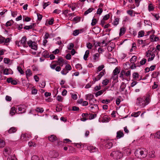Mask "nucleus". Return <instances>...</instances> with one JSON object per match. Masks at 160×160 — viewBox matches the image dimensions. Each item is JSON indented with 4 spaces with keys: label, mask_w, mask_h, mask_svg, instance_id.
Instances as JSON below:
<instances>
[{
    "label": "nucleus",
    "mask_w": 160,
    "mask_h": 160,
    "mask_svg": "<svg viewBox=\"0 0 160 160\" xmlns=\"http://www.w3.org/2000/svg\"><path fill=\"white\" fill-rule=\"evenodd\" d=\"M36 110L37 112H40V113L44 111V110L43 109V108H38V107L37 108H36Z\"/></svg>",
    "instance_id": "nucleus-42"
},
{
    "label": "nucleus",
    "mask_w": 160,
    "mask_h": 160,
    "mask_svg": "<svg viewBox=\"0 0 160 160\" xmlns=\"http://www.w3.org/2000/svg\"><path fill=\"white\" fill-rule=\"evenodd\" d=\"M119 72V71L118 68H116L113 71V73L115 75H117Z\"/></svg>",
    "instance_id": "nucleus-46"
},
{
    "label": "nucleus",
    "mask_w": 160,
    "mask_h": 160,
    "mask_svg": "<svg viewBox=\"0 0 160 160\" xmlns=\"http://www.w3.org/2000/svg\"><path fill=\"white\" fill-rule=\"evenodd\" d=\"M86 97L87 100H89L90 101H91V100L93 98L94 96L92 94H88L87 95Z\"/></svg>",
    "instance_id": "nucleus-32"
},
{
    "label": "nucleus",
    "mask_w": 160,
    "mask_h": 160,
    "mask_svg": "<svg viewBox=\"0 0 160 160\" xmlns=\"http://www.w3.org/2000/svg\"><path fill=\"white\" fill-rule=\"evenodd\" d=\"M109 82V80L108 79H106L103 81L102 83L104 85H107Z\"/></svg>",
    "instance_id": "nucleus-55"
},
{
    "label": "nucleus",
    "mask_w": 160,
    "mask_h": 160,
    "mask_svg": "<svg viewBox=\"0 0 160 160\" xmlns=\"http://www.w3.org/2000/svg\"><path fill=\"white\" fill-rule=\"evenodd\" d=\"M102 11H103L102 9L101 8H99L98 9L97 12V13L98 14L101 15V13H102Z\"/></svg>",
    "instance_id": "nucleus-49"
},
{
    "label": "nucleus",
    "mask_w": 160,
    "mask_h": 160,
    "mask_svg": "<svg viewBox=\"0 0 160 160\" xmlns=\"http://www.w3.org/2000/svg\"><path fill=\"white\" fill-rule=\"evenodd\" d=\"M126 84L124 82H122V83L120 88V91L122 92L124 91L126 88Z\"/></svg>",
    "instance_id": "nucleus-19"
},
{
    "label": "nucleus",
    "mask_w": 160,
    "mask_h": 160,
    "mask_svg": "<svg viewBox=\"0 0 160 160\" xmlns=\"http://www.w3.org/2000/svg\"><path fill=\"white\" fill-rule=\"evenodd\" d=\"M35 24V23H32L30 25L25 26L23 28L27 30H29L30 29H31L34 27Z\"/></svg>",
    "instance_id": "nucleus-18"
},
{
    "label": "nucleus",
    "mask_w": 160,
    "mask_h": 160,
    "mask_svg": "<svg viewBox=\"0 0 160 160\" xmlns=\"http://www.w3.org/2000/svg\"><path fill=\"white\" fill-rule=\"evenodd\" d=\"M141 112V111L133 112L131 114V116L135 117H137L140 114Z\"/></svg>",
    "instance_id": "nucleus-24"
},
{
    "label": "nucleus",
    "mask_w": 160,
    "mask_h": 160,
    "mask_svg": "<svg viewBox=\"0 0 160 160\" xmlns=\"http://www.w3.org/2000/svg\"><path fill=\"white\" fill-rule=\"evenodd\" d=\"M99 54L98 53H97L93 55V59L94 61V62L97 61L99 60Z\"/></svg>",
    "instance_id": "nucleus-14"
},
{
    "label": "nucleus",
    "mask_w": 160,
    "mask_h": 160,
    "mask_svg": "<svg viewBox=\"0 0 160 160\" xmlns=\"http://www.w3.org/2000/svg\"><path fill=\"white\" fill-rule=\"evenodd\" d=\"M105 147L106 149H110L112 146V141L109 140H107L105 141Z\"/></svg>",
    "instance_id": "nucleus-7"
},
{
    "label": "nucleus",
    "mask_w": 160,
    "mask_h": 160,
    "mask_svg": "<svg viewBox=\"0 0 160 160\" xmlns=\"http://www.w3.org/2000/svg\"><path fill=\"white\" fill-rule=\"evenodd\" d=\"M65 69L68 71L72 70V67L69 64H68L66 66Z\"/></svg>",
    "instance_id": "nucleus-50"
},
{
    "label": "nucleus",
    "mask_w": 160,
    "mask_h": 160,
    "mask_svg": "<svg viewBox=\"0 0 160 160\" xmlns=\"http://www.w3.org/2000/svg\"><path fill=\"white\" fill-rule=\"evenodd\" d=\"M119 19L116 18L115 19L113 22V25L114 26H116L119 23Z\"/></svg>",
    "instance_id": "nucleus-35"
},
{
    "label": "nucleus",
    "mask_w": 160,
    "mask_h": 160,
    "mask_svg": "<svg viewBox=\"0 0 160 160\" xmlns=\"http://www.w3.org/2000/svg\"><path fill=\"white\" fill-rule=\"evenodd\" d=\"M144 32L143 31H140L138 33V38H141L144 36Z\"/></svg>",
    "instance_id": "nucleus-28"
},
{
    "label": "nucleus",
    "mask_w": 160,
    "mask_h": 160,
    "mask_svg": "<svg viewBox=\"0 0 160 160\" xmlns=\"http://www.w3.org/2000/svg\"><path fill=\"white\" fill-rule=\"evenodd\" d=\"M155 152L154 151H152L148 153V156L150 158H154L155 157L154 154Z\"/></svg>",
    "instance_id": "nucleus-23"
},
{
    "label": "nucleus",
    "mask_w": 160,
    "mask_h": 160,
    "mask_svg": "<svg viewBox=\"0 0 160 160\" xmlns=\"http://www.w3.org/2000/svg\"><path fill=\"white\" fill-rule=\"evenodd\" d=\"M110 156L113 157L116 159H119L122 157V153L119 151H113L111 153Z\"/></svg>",
    "instance_id": "nucleus-2"
},
{
    "label": "nucleus",
    "mask_w": 160,
    "mask_h": 160,
    "mask_svg": "<svg viewBox=\"0 0 160 160\" xmlns=\"http://www.w3.org/2000/svg\"><path fill=\"white\" fill-rule=\"evenodd\" d=\"M124 135V134L123 132L121 131H119L117 132V133L116 138L118 139H120L121 138L123 137Z\"/></svg>",
    "instance_id": "nucleus-12"
},
{
    "label": "nucleus",
    "mask_w": 160,
    "mask_h": 160,
    "mask_svg": "<svg viewBox=\"0 0 160 160\" xmlns=\"http://www.w3.org/2000/svg\"><path fill=\"white\" fill-rule=\"evenodd\" d=\"M63 62V60L62 58H59L58 59V64L60 65L61 64H62Z\"/></svg>",
    "instance_id": "nucleus-58"
},
{
    "label": "nucleus",
    "mask_w": 160,
    "mask_h": 160,
    "mask_svg": "<svg viewBox=\"0 0 160 160\" xmlns=\"http://www.w3.org/2000/svg\"><path fill=\"white\" fill-rule=\"evenodd\" d=\"M102 44H104L103 46H106L107 45V43L105 42V41L103 40L101 42H99L98 43L97 46L103 47Z\"/></svg>",
    "instance_id": "nucleus-29"
},
{
    "label": "nucleus",
    "mask_w": 160,
    "mask_h": 160,
    "mask_svg": "<svg viewBox=\"0 0 160 160\" xmlns=\"http://www.w3.org/2000/svg\"><path fill=\"white\" fill-rule=\"evenodd\" d=\"M147 59L145 58H143L140 62L141 65H144L146 62Z\"/></svg>",
    "instance_id": "nucleus-44"
},
{
    "label": "nucleus",
    "mask_w": 160,
    "mask_h": 160,
    "mask_svg": "<svg viewBox=\"0 0 160 160\" xmlns=\"http://www.w3.org/2000/svg\"><path fill=\"white\" fill-rule=\"evenodd\" d=\"M31 160H39V159L37 156L34 155L32 157Z\"/></svg>",
    "instance_id": "nucleus-57"
},
{
    "label": "nucleus",
    "mask_w": 160,
    "mask_h": 160,
    "mask_svg": "<svg viewBox=\"0 0 160 160\" xmlns=\"http://www.w3.org/2000/svg\"><path fill=\"white\" fill-rule=\"evenodd\" d=\"M48 139L50 141L53 142L56 140L57 137L54 135H52L48 137Z\"/></svg>",
    "instance_id": "nucleus-15"
},
{
    "label": "nucleus",
    "mask_w": 160,
    "mask_h": 160,
    "mask_svg": "<svg viewBox=\"0 0 160 160\" xmlns=\"http://www.w3.org/2000/svg\"><path fill=\"white\" fill-rule=\"evenodd\" d=\"M140 155L142 158L146 157L148 154V152L147 150L145 149H143L142 150H140L139 152Z\"/></svg>",
    "instance_id": "nucleus-8"
},
{
    "label": "nucleus",
    "mask_w": 160,
    "mask_h": 160,
    "mask_svg": "<svg viewBox=\"0 0 160 160\" xmlns=\"http://www.w3.org/2000/svg\"><path fill=\"white\" fill-rule=\"evenodd\" d=\"M103 92L102 90H100L99 91H98L95 93V96L96 97H97L98 96H100L103 93Z\"/></svg>",
    "instance_id": "nucleus-51"
},
{
    "label": "nucleus",
    "mask_w": 160,
    "mask_h": 160,
    "mask_svg": "<svg viewBox=\"0 0 160 160\" xmlns=\"http://www.w3.org/2000/svg\"><path fill=\"white\" fill-rule=\"evenodd\" d=\"M13 21L12 20H10L8 21L5 24V26L6 27H8L11 26L12 23H13Z\"/></svg>",
    "instance_id": "nucleus-40"
},
{
    "label": "nucleus",
    "mask_w": 160,
    "mask_h": 160,
    "mask_svg": "<svg viewBox=\"0 0 160 160\" xmlns=\"http://www.w3.org/2000/svg\"><path fill=\"white\" fill-rule=\"evenodd\" d=\"M152 15L156 18V19L157 20H158L159 19V14H157V13H155V14L153 13V14H152Z\"/></svg>",
    "instance_id": "nucleus-63"
},
{
    "label": "nucleus",
    "mask_w": 160,
    "mask_h": 160,
    "mask_svg": "<svg viewBox=\"0 0 160 160\" xmlns=\"http://www.w3.org/2000/svg\"><path fill=\"white\" fill-rule=\"evenodd\" d=\"M17 130V128L12 127L10 128L8 130V132L9 133H12L15 132Z\"/></svg>",
    "instance_id": "nucleus-13"
},
{
    "label": "nucleus",
    "mask_w": 160,
    "mask_h": 160,
    "mask_svg": "<svg viewBox=\"0 0 160 160\" xmlns=\"http://www.w3.org/2000/svg\"><path fill=\"white\" fill-rule=\"evenodd\" d=\"M137 60V57L135 56H133L130 59V62L132 63H134Z\"/></svg>",
    "instance_id": "nucleus-37"
},
{
    "label": "nucleus",
    "mask_w": 160,
    "mask_h": 160,
    "mask_svg": "<svg viewBox=\"0 0 160 160\" xmlns=\"http://www.w3.org/2000/svg\"><path fill=\"white\" fill-rule=\"evenodd\" d=\"M131 153V150L129 148L126 149L124 150V153L126 155H128Z\"/></svg>",
    "instance_id": "nucleus-26"
},
{
    "label": "nucleus",
    "mask_w": 160,
    "mask_h": 160,
    "mask_svg": "<svg viewBox=\"0 0 160 160\" xmlns=\"http://www.w3.org/2000/svg\"><path fill=\"white\" fill-rule=\"evenodd\" d=\"M87 149L90 151L91 152H94L97 151L98 149L96 147L93 146H88Z\"/></svg>",
    "instance_id": "nucleus-11"
},
{
    "label": "nucleus",
    "mask_w": 160,
    "mask_h": 160,
    "mask_svg": "<svg viewBox=\"0 0 160 160\" xmlns=\"http://www.w3.org/2000/svg\"><path fill=\"white\" fill-rule=\"evenodd\" d=\"M97 22V20L95 18H93L92 20V22L91 23V25L92 26H94Z\"/></svg>",
    "instance_id": "nucleus-45"
},
{
    "label": "nucleus",
    "mask_w": 160,
    "mask_h": 160,
    "mask_svg": "<svg viewBox=\"0 0 160 160\" xmlns=\"http://www.w3.org/2000/svg\"><path fill=\"white\" fill-rule=\"evenodd\" d=\"M17 69L18 71L21 74H23L24 73L23 71L22 70L21 67H18Z\"/></svg>",
    "instance_id": "nucleus-53"
},
{
    "label": "nucleus",
    "mask_w": 160,
    "mask_h": 160,
    "mask_svg": "<svg viewBox=\"0 0 160 160\" xmlns=\"http://www.w3.org/2000/svg\"><path fill=\"white\" fill-rule=\"evenodd\" d=\"M27 43L28 46L32 49L35 50L37 49V46L35 42L32 41L31 40H29L27 42Z\"/></svg>",
    "instance_id": "nucleus-3"
},
{
    "label": "nucleus",
    "mask_w": 160,
    "mask_h": 160,
    "mask_svg": "<svg viewBox=\"0 0 160 160\" xmlns=\"http://www.w3.org/2000/svg\"><path fill=\"white\" fill-rule=\"evenodd\" d=\"M26 74L27 77H30L32 75L31 70L29 69H28L26 71Z\"/></svg>",
    "instance_id": "nucleus-30"
},
{
    "label": "nucleus",
    "mask_w": 160,
    "mask_h": 160,
    "mask_svg": "<svg viewBox=\"0 0 160 160\" xmlns=\"http://www.w3.org/2000/svg\"><path fill=\"white\" fill-rule=\"evenodd\" d=\"M51 3L50 2H45L43 5V8L45 9L46 7L49 5Z\"/></svg>",
    "instance_id": "nucleus-59"
},
{
    "label": "nucleus",
    "mask_w": 160,
    "mask_h": 160,
    "mask_svg": "<svg viewBox=\"0 0 160 160\" xmlns=\"http://www.w3.org/2000/svg\"><path fill=\"white\" fill-rule=\"evenodd\" d=\"M12 152L11 149L8 147H6L3 152V154L5 157L12 155Z\"/></svg>",
    "instance_id": "nucleus-4"
},
{
    "label": "nucleus",
    "mask_w": 160,
    "mask_h": 160,
    "mask_svg": "<svg viewBox=\"0 0 160 160\" xmlns=\"http://www.w3.org/2000/svg\"><path fill=\"white\" fill-rule=\"evenodd\" d=\"M27 38L25 36L23 37L19 42L21 44L20 45H22L24 47H28V45L26 43Z\"/></svg>",
    "instance_id": "nucleus-5"
},
{
    "label": "nucleus",
    "mask_w": 160,
    "mask_h": 160,
    "mask_svg": "<svg viewBox=\"0 0 160 160\" xmlns=\"http://www.w3.org/2000/svg\"><path fill=\"white\" fill-rule=\"evenodd\" d=\"M154 9V8L152 6V4H150L148 6V9L149 11H153Z\"/></svg>",
    "instance_id": "nucleus-38"
},
{
    "label": "nucleus",
    "mask_w": 160,
    "mask_h": 160,
    "mask_svg": "<svg viewBox=\"0 0 160 160\" xmlns=\"http://www.w3.org/2000/svg\"><path fill=\"white\" fill-rule=\"evenodd\" d=\"M5 145L4 141L2 139H0V148H2Z\"/></svg>",
    "instance_id": "nucleus-36"
},
{
    "label": "nucleus",
    "mask_w": 160,
    "mask_h": 160,
    "mask_svg": "<svg viewBox=\"0 0 160 160\" xmlns=\"http://www.w3.org/2000/svg\"><path fill=\"white\" fill-rule=\"evenodd\" d=\"M155 138L160 139V131H158L156 133L155 135Z\"/></svg>",
    "instance_id": "nucleus-52"
},
{
    "label": "nucleus",
    "mask_w": 160,
    "mask_h": 160,
    "mask_svg": "<svg viewBox=\"0 0 160 160\" xmlns=\"http://www.w3.org/2000/svg\"><path fill=\"white\" fill-rule=\"evenodd\" d=\"M81 18V17H74L73 18V21L74 22H79L80 21Z\"/></svg>",
    "instance_id": "nucleus-41"
},
{
    "label": "nucleus",
    "mask_w": 160,
    "mask_h": 160,
    "mask_svg": "<svg viewBox=\"0 0 160 160\" xmlns=\"http://www.w3.org/2000/svg\"><path fill=\"white\" fill-rule=\"evenodd\" d=\"M31 20V19L30 18H29L28 17H24L23 18V20L24 21L26 22H29Z\"/></svg>",
    "instance_id": "nucleus-48"
},
{
    "label": "nucleus",
    "mask_w": 160,
    "mask_h": 160,
    "mask_svg": "<svg viewBox=\"0 0 160 160\" xmlns=\"http://www.w3.org/2000/svg\"><path fill=\"white\" fill-rule=\"evenodd\" d=\"M74 144L78 148H82L83 147L81 143H75Z\"/></svg>",
    "instance_id": "nucleus-56"
},
{
    "label": "nucleus",
    "mask_w": 160,
    "mask_h": 160,
    "mask_svg": "<svg viewBox=\"0 0 160 160\" xmlns=\"http://www.w3.org/2000/svg\"><path fill=\"white\" fill-rule=\"evenodd\" d=\"M126 30L124 28H120L119 32V35L120 36L122 35L125 32Z\"/></svg>",
    "instance_id": "nucleus-20"
},
{
    "label": "nucleus",
    "mask_w": 160,
    "mask_h": 160,
    "mask_svg": "<svg viewBox=\"0 0 160 160\" xmlns=\"http://www.w3.org/2000/svg\"><path fill=\"white\" fill-rule=\"evenodd\" d=\"M149 100L150 98L149 96H147L145 98L139 97L137 98L136 100V104L137 105L140 106L141 108L144 107L148 104Z\"/></svg>",
    "instance_id": "nucleus-1"
},
{
    "label": "nucleus",
    "mask_w": 160,
    "mask_h": 160,
    "mask_svg": "<svg viewBox=\"0 0 160 160\" xmlns=\"http://www.w3.org/2000/svg\"><path fill=\"white\" fill-rule=\"evenodd\" d=\"M87 47L88 49H91L92 47V44L89 42L87 44Z\"/></svg>",
    "instance_id": "nucleus-61"
},
{
    "label": "nucleus",
    "mask_w": 160,
    "mask_h": 160,
    "mask_svg": "<svg viewBox=\"0 0 160 160\" xmlns=\"http://www.w3.org/2000/svg\"><path fill=\"white\" fill-rule=\"evenodd\" d=\"M17 112V111L16 109V108L14 107H12L10 112V114L11 115V116H13L14 115L15 113Z\"/></svg>",
    "instance_id": "nucleus-16"
},
{
    "label": "nucleus",
    "mask_w": 160,
    "mask_h": 160,
    "mask_svg": "<svg viewBox=\"0 0 160 160\" xmlns=\"http://www.w3.org/2000/svg\"><path fill=\"white\" fill-rule=\"evenodd\" d=\"M18 80H15L13 79L12 78H8L7 79V82L8 83H11L13 85L17 84Z\"/></svg>",
    "instance_id": "nucleus-10"
},
{
    "label": "nucleus",
    "mask_w": 160,
    "mask_h": 160,
    "mask_svg": "<svg viewBox=\"0 0 160 160\" xmlns=\"http://www.w3.org/2000/svg\"><path fill=\"white\" fill-rule=\"evenodd\" d=\"M28 144L29 147L33 146V147H36V144L32 141L29 142L28 143Z\"/></svg>",
    "instance_id": "nucleus-43"
},
{
    "label": "nucleus",
    "mask_w": 160,
    "mask_h": 160,
    "mask_svg": "<svg viewBox=\"0 0 160 160\" xmlns=\"http://www.w3.org/2000/svg\"><path fill=\"white\" fill-rule=\"evenodd\" d=\"M75 67L76 68L79 69H82V68L81 65L79 63L77 64L75 66Z\"/></svg>",
    "instance_id": "nucleus-64"
},
{
    "label": "nucleus",
    "mask_w": 160,
    "mask_h": 160,
    "mask_svg": "<svg viewBox=\"0 0 160 160\" xmlns=\"http://www.w3.org/2000/svg\"><path fill=\"white\" fill-rule=\"evenodd\" d=\"M149 55H150L151 56L149 57L148 58V62H150V61L153 60L155 56V54L153 53L152 52L149 53Z\"/></svg>",
    "instance_id": "nucleus-17"
},
{
    "label": "nucleus",
    "mask_w": 160,
    "mask_h": 160,
    "mask_svg": "<svg viewBox=\"0 0 160 160\" xmlns=\"http://www.w3.org/2000/svg\"><path fill=\"white\" fill-rule=\"evenodd\" d=\"M68 72V71L66 69H63L61 71V74L63 75H66Z\"/></svg>",
    "instance_id": "nucleus-39"
},
{
    "label": "nucleus",
    "mask_w": 160,
    "mask_h": 160,
    "mask_svg": "<svg viewBox=\"0 0 160 160\" xmlns=\"http://www.w3.org/2000/svg\"><path fill=\"white\" fill-rule=\"evenodd\" d=\"M139 75L138 72H134L132 74V77L133 79H138L139 78Z\"/></svg>",
    "instance_id": "nucleus-33"
},
{
    "label": "nucleus",
    "mask_w": 160,
    "mask_h": 160,
    "mask_svg": "<svg viewBox=\"0 0 160 160\" xmlns=\"http://www.w3.org/2000/svg\"><path fill=\"white\" fill-rule=\"evenodd\" d=\"M57 98L58 101L59 102H62L63 100V98L61 96H58Z\"/></svg>",
    "instance_id": "nucleus-62"
},
{
    "label": "nucleus",
    "mask_w": 160,
    "mask_h": 160,
    "mask_svg": "<svg viewBox=\"0 0 160 160\" xmlns=\"http://www.w3.org/2000/svg\"><path fill=\"white\" fill-rule=\"evenodd\" d=\"M50 153L53 154L52 157L53 158H57L59 156L58 153L55 151H53V152H51Z\"/></svg>",
    "instance_id": "nucleus-31"
},
{
    "label": "nucleus",
    "mask_w": 160,
    "mask_h": 160,
    "mask_svg": "<svg viewBox=\"0 0 160 160\" xmlns=\"http://www.w3.org/2000/svg\"><path fill=\"white\" fill-rule=\"evenodd\" d=\"M42 56L45 58H49V53L47 51H43L42 53Z\"/></svg>",
    "instance_id": "nucleus-22"
},
{
    "label": "nucleus",
    "mask_w": 160,
    "mask_h": 160,
    "mask_svg": "<svg viewBox=\"0 0 160 160\" xmlns=\"http://www.w3.org/2000/svg\"><path fill=\"white\" fill-rule=\"evenodd\" d=\"M124 76H125V71L122 70L121 71L119 77L123 79L124 78Z\"/></svg>",
    "instance_id": "nucleus-25"
},
{
    "label": "nucleus",
    "mask_w": 160,
    "mask_h": 160,
    "mask_svg": "<svg viewBox=\"0 0 160 160\" xmlns=\"http://www.w3.org/2000/svg\"><path fill=\"white\" fill-rule=\"evenodd\" d=\"M89 53V51L88 50H87L84 55L83 56V59L85 60H87V58L88 57V55Z\"/></svg>",
    "instance_id": "nucleus-21"
},
{
    "label": "nucleus",
    "mask_w": 160,
    "mask_h": 160,
    "mask_svg": "<svg viewBox=\"0 0 160 160\" xmlns=\"http://www.w3.org/2000/svg\"><path fill=\"white\" fill-rule=\"evenodd\" d=\"M31 137V135L27 133L22 134L21 137V139L24 140H27Z\"/></svg>",
    "instance_id": "nucleus-9"
},
{
    "label": "nucleus",
    "mask_w": 160,
    "mask_h": 160,
    "mask_svg": "<svg viewBox=\"0 0 160 160\" xmlns=\"http://www.w3.org/2000/svg\"><path fill=\"white\" fill-rule=\"evenodd\" d=\"M93 10V8H89L88 10L86 11L84 13V15H87L89 13L91 12Z\"/></svg>",
    "instance_id": "nucleus-34"
},
{
    "label": "nucleus",
    "mask_w": 160,
    "mask_h": 160,
    "mask_svg": "<svg viewBox=\"0 0 160 160\" xmlns=\"http://www.w3.org/2000/svg\"><path fill=\"white\" fill-rule=\"evenodd\" d=\"M97 116V114H91L90 115L89 117V119L90 120L92 119L95 118Z\"/></svg>",
    "instance_id": "nucleus-47"
},
{
    "label": "nucleus",
    "mask_w": 160,
    "mask_h": 160,
    "mask_svg": "<svg viewBox=\"0 0 160 160\" xmlns=\"http://www.w3.org/2000/svg\"><path fill=\"white\" fill-rule=\"evenodd\" d=\"M131 71L130 70H128L127 72L125 71V76L129 77L130 75Z\"/></svg>",
    "instance_id": "nucleus-60"
},
{
    "label": "nucleus",
    "mask_w": 160,
    "mask_h": 160,
    "mask_svg": "<svg viewBox=\"0 0 160 160\" xmlns=\"http://www.w3.org/2000/svg\"><path fill=\"white\" fill-rule=\"evenodd\" d=\"M7 160H17V158L15 157L14 154H13L9 156Z\"/></svg>",
    "instance_id": "nucleus-27"
},
{
    "label": "nucleus",
    "mask_w": 160,
    "mask_h": 160,
    "mask_svg": "<svg viewBox=\"0 0 160 160\" xmlns=\"http://www.w3.org/2000/svg\"><path fill=\"white\" fill-rule=\"evenodd\" d=\"M79 33V31L78 30H74L73 33V35L74 36L78 35Z\"/></svg>",
    "instance_id": "nucleus-54"
},
{
    "label": "nucleus",
    "mask_w": 160,
    "mask_h": 160,
    "mask_svg": "<svg viewBox=\"0 0 160 160\" xmlns=\"http://www.w3.org/2000/svg\"><path fill=\"white\" fill-rule=\"evenodd\" d=\"M17 108L18 111L20 112L19 113H22L25 112L26 107L24 105H20L18 106Z\"/></svg>",
    "instance_id": "nucleus-6"
}]
</instances>
